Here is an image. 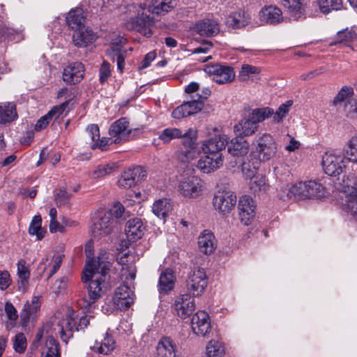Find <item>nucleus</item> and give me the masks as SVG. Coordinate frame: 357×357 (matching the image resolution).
I'll return each mask as SVG.
<instances>
[{
    "label": "nucleus",
    "instance_id": "nucleus-53",
    "mask_svg": "<svg viewBox=\"0 0 357 357\" xmlns=\"http://www.w3.org/2000/svg\"><path fill=\"white\" fill-rule=\"evenodd\" d=\"M345 155L350 161H357V135L349 141L345 149Z\"/></svg>",
    "mask_w": 357,
    "mask_h": 357
},
{
    "label": "nucleus",
    "instance_id": "nucleus-20",
    "mask_svg": "<svg viewBox=\"0 0 357 357\" xmlns=\"http://www.w3.org/2000/svg\"><path fill=\"white\" fill-rule=\"evenodd\" d=\"M85 68L80 62H73L68 65L63 72V81L70 84L80 82L84 75Z\"/></svg>",
    "mask_w": 357,
    "mask_h": 357
},
{
    "label": "nucleus",
    "instance_id": "nucleus-18",
    "mask_svg": "<svg viewBox=\"0 0 357 357\" xmlns=\"http://www.w3.org/2000/svg\"><path fill=\"white\" fill-rule=\"evenodd\" d=\"M135 295L130 288L122 284L119 286L114 294V303L120 310H126L133 303Z\"/></svg>",
    "mask_w": 357,
    "mask_h": 357
},
{
    "label": "nucleus",
    "instance_id": "nucleus-59",
    "mask_svg": "<svg viewBox=\"0 0 357 357\" xmlns=\"http://www.w3.org/2000/svg\"><path fill=\"white\" fill-rule=\"evenodd\" d=\"M71 194L68 192L65 188H60L55 195V202L57 206H65L69 203Z\"/></svg>",
    "mask_w": 357,
    "mask_h": 357
},
{
    "label": "nucleus",
    "instance_id": "nucleus-52",
    "mask_svg": "<svg viewBox=\"0 0 357 357\" xmlns=\"http://www.w3.org/2000/svg\"><path fill=\"white\" fill-rule=\"evenodd\" d=\"M354 89L350 86H344L338 92L333 100V104L337 105L339 103L344 102L345 104L349 99H354Z\"/></svg>",
    "mask_w": 357,
    "mask_h": 357
},
{
    "label": "nucleus",
    "instance_id": "nucleus-17",
    "mask_svg": "<svg viewBox=\"0 0 357 357\" xmlns=\"http://www.w3.org/2000/svg\"><path fill=\"white\" fill-rule=\"evenodd\" d=\"M281 4L291 19L299 20L305 17L307 0H282Z\"/></svg>",
    "mask_w": 357,
    "mask_h": 357
},
{
    "label": "nucleus",
    "instance_id": "nucleus-10",
    "mask_svg": "<svg viewBox=\"0 0 357 357\" xmlns=\"http://www.w3.org/2000/svg\"><path fill=\"white\" fill-rule=\"evenodd\" d=\"M204 71L212 79L218 84H223L232 82L235 78V73L233 68L215 63L206 66Z\"/></svg>",
    "mask_w": 357,
    "mask_h": 357
},
{
    "label": "nucleus",
    "instance_id": "nucleus-48",
    "mask_svg": "<svg viewBox=\"0 0 357 357\" xmlns=\"http://www.w3.org/2000/svg\"><path fill=\"white\" fill-rule=\"evenodd\" d=\"M43 354L45 357L60 356L59 344L53 337L50 336L47 339Z\"/></svg>",
    "mask_w": 357,
    "mask_h": 357
},
{
    "label": "nucleus",
    "instance_id": "nucleus-46",
    "mask_svg": "<svg viewBox=\"0 0 357 357\" xmlns=\"http://www.w3.org/2000/svg\"><path fill=\"white\" fill-rule=\"evenodd\" d=\"M274 110L268 107L256 108L252 110L250 115L256 121V123L259 125V123L265 121L273 115Z\"/></svg>",
    "mask_w": 357,
    "mask_h": 357
},
{
    "label": "nucleus",
    "instance_id": "nucleus-12",
    "mask_svg": "<svg viewBox=\"0 0 357 357\" xmlns=\"http://www.w3.org/2000/svg\"><path fill=\"white\" fill-rule=\"evenodd\" d=\"M322 166L326 174L331 176H338L345 167L344 157L340 154L326 152L322 158Z\"/></svg>",
    "mask_w": 357,
    "mask_h": 357
},
{
    "label": "nucleus",
    "instance_id": "nucleus-47",
    "mask_svg": "<svg viewBox=\"0 0 357 357\" xmlns=\"http://www.w3.org/2000/svg\"><path fill=\"white\" fill-rule=\"evenodd\" d=\"M261 70L257 66H254L250 64L242 65L238 74V79L241 82H248L255 75L259 74Z\"/></svg>",
    "mask_w": 357,
    "mask_h": 357
},
{
    "label": "nucleus",
    "instance_id": "nucleus-15",
    "mask_svg": "<svg viewBox=\"0 0 357 357\" xmlns=\"http://www.w3.org/2000/svg\"><path fill=\"white\" fill-rule=\"evenodd\" d=\"M146 176V171L142 167L137 166L132 169L124 171L118 180L120 188L128 189L134 186L136 183Z\"/></svg>",
    "mask_w": 357,
    "mask_h": 357
},
{
    "label": "nucleus",
    "instance_id": "nucleus-34",
    "mask_svg": "<svg viewBox=\"0 0 357 357\" xmlns=\"http://www.w3.org/2000/svg\"><path fill=\"white\" fill-rule=\"evenodd\" d=\"M66 22L68 26L75 31L84 28L86 17L84 10L82 8L71 10L68 13Z\"/></svg>",
    "mask_w": 357,
    "mask_h": 357
},
{
    "label": "nucleus",
    "instance_id": "nucleus-16",
    "mask_svg": "<svg viewBox=\"0 0 357 357\" xmlns=\"http://www.w3.org/2000/svg\"><path fill=\"white\" fill-rule=\"evenodd\" d=\"M222 165V154H206L199 159L197 167L204 174H210L219 169Z\"/></svg>",
    "mask_w": 357,
    "mask_h": 357
},
{
    "label": "nucleus",
    "instance_id": "nucleus-50",
    "mask_svg": "<svg viewBox=\"0 0 357 357\" xmlns=\"http://www.w3.org/2000/svg\"><path fill=\"white\" fill-rule=\"evenodd\" d=\"M199 150L197 148H183L177 153L178 159L183 162H189L195 160L199 155Z\"/></svg>",
    "mask_w": 357,
    "mask_h": 357
},
{
    "label": "nucleus",
    "instance_id": "nucleus-63",
    "mask_svg": "<svg viewBox=\"0 0 357 357\" xmlns=\"http://www.w3.org/2000/svg\"><path fill=\"white\" fill-rule=\"evenodd\" d=\"M114 142L111 138L102 137V139H97L95 142L91 143V148L92 149H100L101 151H106L109 144Z\"/></svg>",
    "mask_w": 357,
    "mask_h": 357
},
{
    "label": "nucleus",
    "instance_id": "nucleus-41",
    "mask_svg": "<svg viewBox=\"0 0 357 357\" xmlns=\"http://www.w3.org/2000/svg\"><path fill=\"white\" fill-rule=\"evenodd\" d=\"M171 210V203L167 199H161L155 202L152 207L153 213L160 218H165Z\"/></svg>",
    "mask_w": 357,
    "mask_h": 357
},
{
    "label": "nucleus",
    "instance_id": "nucleus-3",
    "mask_svg": "<svg viewBox=\"0 0 357 357\" xmlns=\"http://www.w3.org/2000/svg\"><path fill=\"white\" fill-rule=\"evenodd\" d=\"M335 183L337 190L343 193V202L342 208L347 213L351 215L357 220V186L355 178L351 176H344L342 180L337 178Z\"/></svg>",
    "mask_w": 357,
    "mask_h": 357
},
{
    "label": "nucleus",
    "instance_id": "nucleus-13",
    "mask_svg": "<svg viewBox=\"0 0 357 357\" xmlns=\"http://www.w3.org/2000/svg\"><path fill=\"white\" fill-rule=\"evenodd\" d=\"M256 204L248 195L242 196L238 204V216L240 221L244 225L251 224L255 216Z\"/></svg>",
    "mask_w": 357,
    "mask_h": 357
},
{
    "label": "nucleus",
    "instance_id": "nucleus-39",
    "mask_svg": "<svg viewBox=\"0 0 357 357\" xmlns=\"http://www.w3.org/2000/svg\"><path fill=\"white\" fill-rule=\"evenodd\" d=\"M356 36V34L352 29L346 28L345 29L337 33L329 45L333 46L337 44H343L346 45L347 43L351 42Z\"/></svg>",
    "mask_w": 357,
    "mask_h": 357
},
{
    "label": "nucleus",
    "instance_id": "nucleus-35",
    "mask_svg": "<svg viewBox=\"0 0 357 357\" xmlns=\"http://www.w3.org/2000/svg\"><path fill=\"white\" fill-rule=\"evenodd\" d=\"M176 278L174 271L169 268L160 273L158 281V291L160 294H166L174 287Z\"/></svg>",
    "mask_w": 357,
    "mask_h": 357
},
{
    "label": "nucleus",
    "instance_id": "nucleus-54",
    "mask_svg": "<svg viewBox=\"0 0 357 357\" xmlns=\"http://www.w3.org/2000/svg\"><path fill=\"white\" fill-rule=\"evenodd\" d=\"M344 112L348 118L357 119V98L348 100L344 105Z\"/></svg>",
    "mask_w": 357,
    "mask_h": 357
},
{
    "label": "nucleus",
    "instance_id": "nucleus-51",
    "mask_svg": "<svg viewBox=\"0 0 357 357\" xmlns=\"http://www.w3.org/2000/svg\"><path fill=\"white\" fill-rule=\"evenodd\" d=\"M293 105L292 100H288L284 103L282 104L274 112L273 116V121L276 123H279L283 121L286 117L287 114L289 112L291 106Z\"/></svg>",
    "mask_w": 357,
    "mask_h": 357
},
{
    "label": "nucleus",
    "instance_id": "nucleus-22",
    "mask_svg": "<svg viewBox=\"0 0 357 357\" xmlns=\"http://www.w3.org/2000/svg\"><path fill=\"white\" fill-rule=\"evenodd\" d=\"M199 251L206 255H210L217 248V241L214 234L209 230H204L197 238Z\"/></svg>",
    "mask_w": 357,
    "mask_h": 357
},
{
    "label": "nucleus",
    "instance_id": "nucleus-58",
    "mask_svg": "<svg viewBox=\"0 0 357 357\" xmlns=\"http://www.w3.org/2000/svg\"><path fill=\"white\" fill-rule=\"evenodd\" d=\"M26 346L27 342L24 335L22 333L17 334L13 342L14 350L19 354H22L25 351Z\"/></svg>",
    "mask_w": 357,
    "mask_h": 357
},
{
    "label": "nucleus",
    "instance_id": "nucleus-29",
    "mask_svg": "<svg viewBox=\"0 0 357 357\" xmlns=\"http://www.w3.org/2000/svg\"><path fill=\"white\" fill-rule=\"evenodd\" d=\"M250 20V15L244 10H240L231 13L227 17L225 23L229 27L240 29L247 26Z\"/></svg>",
    "mask_w": 357,
    "mask_h": 357
},
{
    "label": "nucleus",
    "instance_id": "nucleus-9",
    "mask_svg": "<svg viewBox=\"0 0 357 357\" xmlns=\"http://www.w3.org/2000/svg\"><path fill=\"white\" fill-rule=\"evenodd\" d=\"M213 135L202 142V149L204 154H222L220 151L228 144L229 137L217 128H213Z\"/></svg>",
    "mask_w": 357,
    "mask_h": 357
},
{
    "label": "nucleus",
    "instance_id": "nucleus-49",
    "mask_svg": "<svg viewBox=\"0 0 357 357\" xmlns=\"http://www.w3.org/2000/svg\"><path fill=\"white\" fill-rule=\"evenodd\" d=\"M182 145L183 148H197V131L192 128H189L183 132V135L181 137Z\"/></svg>",
    "mask_w": 357,
    "mask_h": 357
},
{
    "label": "nucleus",
    "instance_id": "nucleus-26",
    "mask_svg": "<svg viewBox=\"0 0 357 357\" xmlns=\"http://www.w3.org/2000/svg\"><path fill=\"white\" fill-rule=\"evenodd\" d=\"M149 19L148 17L136 16L130 18L126 24L128 29L135 30L146 37L151 36V31L149 28Z\"/></svg>",
    "mask_w": 357,
    "mask_h": 357
},
{
    "label": "nucleus",
    "instance_id": "nucleus-64",
    "mask_svg": "<svg viewBox=\"0 0 357 357\" xmlns=\"http://www.w3.org/2000/svg\"><path fill=\"white\" fill-rule=\"evenodd\" d=\"M111 75V67L110 64L104 61L100 68V82H105Z\"/></svg>",
    "mask_w": 357,
    "mask_h": 357
},
{
    "label": "nucleus",
    "instance_id": "nucleus-33",
    "mask_svg": "<svg viewBox=\"0 0 357 357\" xmlns=\"http://www.w3.org/2000/svg\"><path fill=\"white\" fill-rule=\"evenodd\" d=\"M157 355L158 357H181L176 355V346L168 337H163L157 345Z\"/></svg>",
    "mask_w": 357,
    "mask_h": 357
},
{
    "label": "nucleus",
    "instance_id": "nucleus-25",
    "mask_svg": "<svg viewBox=\"0 0 357 357\" xmlns=\"http://www.w3.org/2000/svg\"><path fill=\"white\" fill-rule=\"evenodd\" d=\"M259 128V125L252 118L250 114L240 120L234 127L235 133L244 138L254 135Z\"/></svg>",
    "mask_w": 357,
    "mask_h": 357
},
{
    "label": "nucleus",
    "instance_id": "nucleus-21",
    "mask_svg": "<svg viewBox=\"0 0 357 357\" xmlns=\"http://www.w3.org/2000/svg\"><path fill=\"white\" fill-rule=\"evenodd\" d=\"M191 326L195 334L202 337L206 336L211 331L208 314L204 311L197 312L192 318Z\"/></svg>",
    "mask_w": 357,
    "mask_h": 357
},
{
    "label": "nucleus",
    "instance_id": "nucleus-60",
    "mask_svg": "<svg viewBox=\"0 0 357 357\" xmlns=\"http://www.w3.org/2000/svg\"><path fill=\"white\" fill-rule=\"evenodd\" d=\"M134 257L130 255V251H121L118 254L116 260L118 263L122 266H126V268H132V262L133 261Z\"/></svg>",
    "mask_w": 357,
    "mask_h": 357
},
{
    "label": "nucleus",
    "instance_id": "nucleus-32",
    "mask_svg": "<svg viewBox=\"0 0 357 357\" xmlns=\"http://www.w3.org/2000/svg\"><path fill=\"white\" fill-rule=\"evenodd\" d=\"M68 105V102H65L60 105L54 106L45 116L40 118L35 126L36 130H41L47 127L53 116L59 117L66 110Z\"/></svg>",
    "mask_w": 357,
    "mask_h": 357
},
{
    "label": "nucleus",
    "instance_id": "nucleus-2",
    "mask_svg": "<svg viewBox=\"0 0 357 357\" xmlns=\"http://www.w3.org/2000/svg\"><path fill=\"white\" fill-rule=\"evenodd\" d=\"M254 151L250 155L248 162L242 163V172L246 178H253L262 162L275 159L278 146L274 137L268 132L258 135L252 142Z\"/></svg>",
    "mask_w": 357,
    "mask_h": 357
},
{
    "label": "nucleus",
    "instance_id": "nucleus-56",
    "mask_svg": "<svg viewBox=\"0 0 357 357\" xmlns=\"http://www.w3.org/2000/svg\"><path fill=\"white\" fill-rule=\"evenodd\" d=\"M116 167L114 164L100 165L93 171V176L99 178L110 174L114 172Z\"/></svg>",
    "mask_w": 357,
    "mask_h": 357
},
{
    "label": "nucleus",
    "instance_id": "nucleus-8",
    "mask_svg": "<svg viewBox=\"0 0 357 357\" xmlns=\"http://www.w3.org/2000/svg\"><path fill=\"white\" fill-rule=\"evenodd\" d=\"M114 222L111 213L98 212L93 218V225L91 228L92 236L94 238H100L108 235L113 229Z\"/></svg>",
    "mask_w": 357,
    "mask_h": 357
},
{
    "label": "nucleus",
    "instance_id": "nucleus-38",
    "mask_svg": "<svg viewBox=\"0 0 357 357\" xmlns=\"http://www.w3.org/2000/svg\"><path fill=\"white\" fill-rule=\"evenodd\" d=\"M115 348V341L113 337L108 334L101 342L96 341L94 344L91 347V349L96 353L107 355Z\"/></svg>",
    "mask_w": 357,
    "mask_h": 357
},
{
    "label": "nucleus",
    "instance_id": "nucleus-14",
    "mask_svg": "<svg viewBox=\"0 0 357 357\" xmlns=\"http://www.w3.org/2000/svg\"><path fill=\"white\" fill-rule=\"evenodd\" d=\"M129 121L126 118H121L114 121L109 127V133L115 144L130 139L132 128H130Z\"/></svg>",
    "mask_w": 357,
    "mask_h": 357
},
{
    "label": "nucleus",
    "instance_id": "nucleus-6",
    "mask_svg": "<svg viewBox=\"0 0 357 357\" xmlns=\"http://www.w3.org/2000/svg\"><path fill=\"white\" fill-rule=\"evenodd\" d=\"M204 181L198 176H184L178 182L177 191L184 198L192 199L202 195Z\"/></svg>",
    "mask_w": 357,
    "mask_h": 357
},
{
    "label": "nucleus",
    "instance_id": "nucleus-55",
    "mask_svg": "<svg viewBox=\"0 0 357 357\" xmlns=\"http://www.w3.org/2000/svg\"><path fill=\"white\" fill-rule=\"evenodd\" d=\"M250 188L255 193L266 191L267 190V185L265 178L261 176L255 177L250 183Z\"/></svg>",
    "mask_w": 357,
    "mask_h": 357
},
{
    "label": "nucleus",
    "instance_id": "nucleus-61",
    "mask_svg": "<svg viewBox=\"0 0 357 357\" xmlns=\"http://www.w3.org/2000/svg\"><path fill=\"white\" fill-rule=\"evenodd\" d=\"M17 275L23 284L27 282L30 276L29 271L26 266V261L24 259H20L17 263Z\"/></svg>",
    "mask_w": 357,
    "mask_h": 357
},
{
    "label": "nucleus",
    "instance_id": "nucleus-19",
    "mask_svg": "<svg viewBox=\"0 0 357 357\" xmlns=\"http://www.w3.org/2000/svg\"><path fill=\"white\" fill-rule=\"evenodd\" d=\"M174 310L181 319L190 317L195 310V303L192 296L185 294L178 296L174 302Z\"/></svg>",
    "mask_w": 357,
    "mask_h": 357
},
{
    "label": "nucleus",
    "instance_id": "nucleus-57",
    "mask_svg": "<svg viewBox=\"0 0 357 357\" xmlns=\"http://www.w3.org/2000/svg\"><path fill=\"white\" fill-rule=\"evenodd\" d=\"M188 106V110L190 115L201 111L204 107L203 100L198 99L195 96H192V100L185 102Z\"/></svg>",
    "mask_w": 357,
    "mask_h": 357
},
{
    "label": "nucleus",
    "instance_id": "nucleus-31",
    "mask_svg": "<svg viewBox=\"0 0 357 357\" xmlns=\"http://www.w3.org/2000/svg\"><path fill=\"white\" fill-rule=\"evenodd\" d=\"M144 227L141 219L135 218L129 220L126 224V234L127 238L132 241H135L144 234Z\"/></svg>",
    "mask_w": 357,
    "mask_h": 357
},
{
    "label": "nucleus",
    "instance_id": "nucleus-45",
    "mask_svg": "<svg viewBox=\"0 0 357 357\" xmlns=\"http://www.w3.org/2000/svg\"><path fill=\"white\" fill-rule=\"evenodd\" d=\"M318 6L324 14H328L331 10H340L342 8V0H319Z\"/></svg>",
    "mask_w": 357,
    "mask_h": 357
},
{
    "label": "nucleus",
    "instance_id": "nucleus-28",
    "mask_svg": "<svg viewBox=\"0 0 357 357\" xmlns=\"http://www.w3.org/2000/svg\"><path fill=\"white\" fill-rule=\"evenodd\" d=\"M96 39V33L89 28H84L77 30L73 35V41L77 47H86L92 43Z\"/></svg>",
    "mask_w": 357,
    "mask_h": 357
},
{
    "label": "nucleus",
    "instance_id": "nucleus-1",
    "mask_svg": "<svg viewBox=\"0 0 357 357\" xmlns=\"http://www.w3.org/2000/svg\"><path fill=\"white\" fill-rule=\"evenodd\" d=\"M87 255V261L82 277L84 282H89L88 297H83L77 301L80 308L86 309L89 312L95 307V303L101 297L109 280V272L111 263L106 251H101L96 257H90V247L86 246L85 250Z\"/></svg>",
    "mask_w": 357,
    "mask_h": 357
},
{
    "label": "nucleus",
    "instance_id": "nucleus-42",
    "mask_svg": "<svg viewBox=\"0 0 357 357\" xmlns=\"http://www.w3.org/2000/svg\"><path fill=\"white\" fill-rule=\"evenodd\" d=\"M225 347L224 344L216 340H211L206 347V357H224Z\"/></svg>",
    "mask_w": 357,
    "mask_h": 357
},
{
    "label": "nucleus",
    "instance_id": "nucleus-7",
    "mask_svg": "<svg viewBox=\"0 0 357 357\" xmlns=\"http://www.w3.org/2000/svg\"><path fill=\"white\" fill-rule=\"evenodd\" d=\"M208 284V278L204 268H197L192 271L186 280L188 294L192 296H202Z\"/></svg>",
    "mask_w": 357,
    "mask_h": 357
},
{
    "label": "nucleus",
    "instance_id": "nucleus-40",
    "mask_svg": "<svg viewBox=\"0 0 357 357\" xmlns=\"http://www.w3.org/2000/svg\"><path fill=\"white\" fill-rule=\"evenodd\" d=\"M41 297L40 296H34L31 302H26L24 306L23 319L29 320L40 309L41 305Z\"/></svg>",
    "mask_w": 357,
    "mask_h": 357
},
{
    "label": "nucleus",
    "instance_id": "nucleus-62",
    "mask_svg": "<svg viewBox=\"0 0 357 357\" xmlns=\"http://www.w3.org/2000/svg\"><path fill=\"white\" fill-rule=\"evenodd\" d=\"M188 106L184 102L183 104L178 106L176 109H174L172 113V116L176 119H181L182 118L186 117L188 116H190V112L188 110Z\"/></svg>",
    "mask_w": 357,
    "mask_h": 357
},
{
    "label": "nucleus",
    "instance_id": "nucleus-5",
    "mask_svg": "<svg viewBox=\"0 0 357 357\" xmlns=\"http://www.w3.org/2000/svg\"><path fill=\"white\" fill-rule=\"evenodd\" d=\"M324 195L323 185L314 181H301L293 185L287 195L288 199H305L319 198Z\"/></svg>",
    "mask_w": 357,
    "mask_h": 357
},
{
    "label": "nucleus",
    "instance_id": "nucleus-44",
    "mask_svg": "<svg viewBox=\"0 0 357 357\" xmlns=\"http://www.w3.org/2000/svg\"><path fill=\"white\" fill-rule=\"evenodd\" d=\"M183 132L177 128H167L164 129L159 135V139L165 144L169 143L172 140L181 138Z\"/></svg>",
    "mask_w": 357,
    "mask_h": 357
},
{
    "label": "nucleus",
    "instance_id": "nucleus-11",
    "mask_svg": "<svg viewBox=\"0 0 357 357\" xmlns=\"http://www.w3.org/2000/svg\"><path fill=\"white\" fill-rule=\"evenodd\" d=\"M213 204L217 211L225 215L234 208L236 204V196L231 191L219 190L214 195Z\"/></svg>",
    "mask_w": 357,
    "mask_h": 357
},
{
    "label": "nucleus",
    "instance_id": "nucleus-4",
    "mask_svg": "<svg viewBox=\"0 0 357 357\" xmlns=\"http://www.w3.org/2000/svg\"><path fill=\"white\" fill-rule=\"evenodd\" d=\"M77 314L71 307H68L62 317L54 330L60 335L63 342L67 343L68 340L73 337L75 331L84 329L89 324V318L87 315L79 319L78 325L76 322Z\"/></svg>",
    "mask_w": 357,
    "mask_h": 357
},
{
    "label": "nucleus",
    "instance_id": "nucleus-43",
    "mask_svg": "<svg viewBox=\"0 0 357 357\" xmlns=\"http://www.w3.org/2000/svg\"><path fill=\"white\" fill-rule=\"evenodd\" d=\"M42 218L40 215H35L30 223L29 227V234L31 236H36L37 240H41L44 238L46 232L42 227Z\"/></svg>",
    "mask_w": 357,
    "mask_h": 357
},
{
    "label": "nucleus",
    "instance_id": "nucleus-24",
    "mask_svg": "<svg viewBox=\"0 0 357 357\" xmlns=\"http://www.w3.org/2000/svg\"><path fill=\"white\" fill-rule=\"evenodd\" d=\"M126 43V39L121 38L119 43H112L109 48L107 50L108 56L114 61L116 60L117 68L122 73L125 68V58L126 50L123 49V44Z\"/></svg>",
    "mask_w": 357,
    "mask_h": 357
},
{
    "label": "nucleus",
    "instance_id": "nucleus-36",
    "mask_svg": "<svg viewBox=\"0 0 357 357\" xmlns=\"http://www.w3.org/2000/svg\"><path fill=\"white\" fill-rule=\"evenodd\" d=\"M175 8L172 0H152L149 10L153 14L163 15Z\"/></svg>",
    "mask_w": 357,
    "mask_h": 357
},
{
    "label": "nucleus",
    "instance_id": "nucleus-27",
    "mask_svg": "<svg viewBox=\"0 0 357 357\" xmlns=\"http://www.w3.org/2000/svg\"><path fill=\"white\" fill-rule=\"evenodd\" d=\"M249 149L248 141L238 135L230 141L227 151L232 156L242 157L248 153Z\"/></svg>",
    "mask_w": 357,
    "mask_h": 357
},
{
    "label": "nucleus",
    "instance_id": "nucleus-37",
    "mask_svg": "<svg viewBox=\"0 0 357 357\" xmlns=\"http://www.w3.org/2000/svg\"><path fill=\"white\" fill-rule=\"evenodd\" d=\"M17 117L15 105L13 102L0 103V123H8Z\"/></svg>",
    "mask_w": 357,
    "mask_h": 357
},
{
    "label": "nucleus",
    "instance_id": "nucleus-30",
    "mask_svg": "<svg viewBox=\"0 0 357 357\" xmlns=\"http://www.w3.org/2000/svg\"><path fill=\"white\" fill-rule=\"evenodd\" d=\"M195 29L199 34L205 36H213L220 31V26L217 21L209 18L199 21L195 25Z\"/></svg>",
    "mask_w": 357,
    "mask_h": 357
},
{
    "label": "nucleus",
    "instance_id": "nucleus-23",
    "mask_svg": "<svg viewBox=\"0 0 357 357\" xmlns=\"http://www.w3.org/2000/svg\"><path fill=\"white\" fill-rule=\"evenodd\" d=\"M259 17L261 22L269 24H277L284 21L282 10L276 6H265L261 9L259 13Z\"/></svg>",
    "mask_w": 357,
    "mask_h": 357
}]
</instances>
